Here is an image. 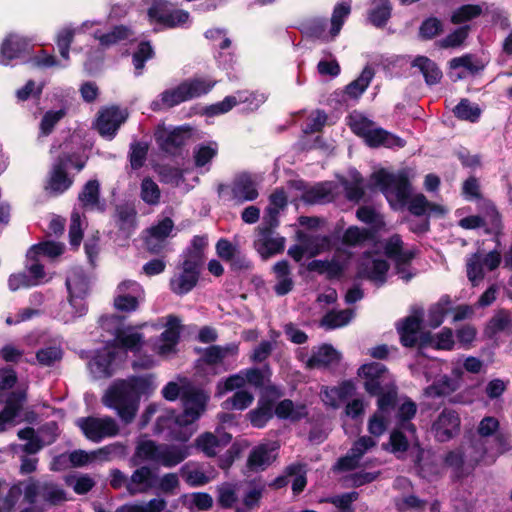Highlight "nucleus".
Listing matches in <instances>:
<instances>
[{
	"label": "nucleus",
	"mask_w": 512,
	"mask_h": 512,
	"mask_svg": "<svg viewBox=\"0 0 512 512\" xmlns=\"http://www.w3.org/2000/svg\"><path fill=\"white\" fill-rule=\"evenodd\" d=\"M270 464L269 449L266 445L262 444L254 447L247 459V467L255 471L259 467H266Z\"/></svg>",
	"instance_id": "obj_48"
},
{
	"label": "nucleus",
	"mask_w": 512,
	"mask_h": 512,
	"mask_svg": "<svg viewBox=\"0 0 512 512\" xmlns=\"http://www.w3.org/2000/svg\"><path fill=\"white\" fill-rule=\"evenodd\" d=\"M33 50L31 41L19 34L11 33L3 40L0 48V63L9 65L13 60L25 61Z\"/></svg>",
	"instance_id": "obj_8"
},
{
	"label": "nucleus",
	"mask_w": 512,
	"mask_h": 512,
	"mask_svg": "<svg viewBox=\"0 0 512 512\" xmlns=\"http://www.w3.org/2000/svg\"><path fill=\"white\" fill-rule=\"evenodd\" d=\"M390 269L385 259L376 258L371 262L360 261L357 264L356 279H367L381 286L387 281V273Z\"/></svg>",
	"instance_id": "obj_14"
},
{
	"label": "nucleus",
	"mask_w": 512,
	"mask_h": 512,
	"mask_svg": "<svg viewBox=\"0 0 512 512\" xmlns=\"http://www.w3.org/2000/svg\"><path fill=\"white\" fill-rule=\"evenodd\" d=\"M454 115L460 120L477 122L481 115V109L477 104L472 105L469 99L463 98L453 109Z\"/></svg>",
	"instance_id": "obj_42"
},
{
	"label": "nucleus",
	"mask_w": 512,
	"mask_h": 512,
	"mask_svg": "<svg viewBox=\"0 0 512 512\" xmlns=\"http://www.w3.org/2000/svg\"><path fill=\"white\" fill-rule=\"evenodd\" d=\"M66 112L63 109L54 111H47L40 122V132L43 136L50 135L57 123L65 116Z\"/></svg>",
	"instance_id": "obj_57"
},
{
	"label": "nucleus",
	"mask_w": 512,
	"mask_h": 512,
	"mask_svg": "<svg viewBox=\"0 0 512 512\" xmlns=\"http://www.w3.org/2000/svg\"><path fill=\"white\" fill-rule=\"evenodd\" d=\"M390 0H371V8L367 11V21L376 28H384L392 16Z\"/></svg>",
	"instance_id": "obj_26"
},
{
	"label": "nucleus",
	"mask_w": 512,
	"mask_h": 512,
	"mask_svg": "<svg viewBox=\"0 0 512 512\" xmlns=\"http://www.w3.org/2000/svg\"><path fill=\"white\" fill-rule=\"evenodd\" d=\"M283 396V392L276 385H268L261 392L257 405L251 409L246 418L251 426L257 429L264 428L274 417V405Z\"/></svg>",
	"instance_id": "obj_4"
},
{
	"label": "nucleus",
	"mask_w": 512,
	"mask_h": 512,
	"mask_svg": "<svg viewBox=\"0 0 512 512\" xmlns=\"http://www.w3.org/2000/svg\"><path fill=\"white\" fill-rule=\"evenodd\" d=\"M176 426H185L180 420V414H176L175 411L170 410L160 415L154 426V433L161 434L165 430H169L170 433Z\"/></svg>",
	"instance_id": "obj_50"
},
{
	"label": "nucleus",
	"mask_w": 512,
	"mask_h": 512,
	"mask_svg": "<svg viewBox=\"0 0 512 512\" xmlns=\"http://www.w3.org/2000/svg\"><path fill=\"white\" fill-rule=\"evenodd\" d=\"M141 199L148 205H157L160 202L161 191L157 183L150 177L141 182Z\"/></svg>",
	"instance_id": "obj_49"
},
{
	"label": "nucleus",
	"mask_w": 512,
	"mask_h": 512,
	"mask_svg": "<svg viewBox=\"0 0 512 512\" xmlns=\"http://www.w3.org/2000/svg\"><path fill=\"white\" fill-rule=\"evenodd\" d=\"M442 22L436 17L425 19L419 28V35L422 39L431 40L442 32Z\"/></svg>",
	"instance_id": "obj_60"
},
{
	"label": "nucleus",
	"mask_w": 512,
	"mask_h": 512,
	"mask_svg": "<svg viewBox=\"0 0 512 512\" xmlns=\"http://www.w3.org/2000/svg\"><path fill=\"white\" fill-rule=\"evenodd\" d=\"M157 483V474L148 466H140L130 476L127 492L132 496L146 493L156 487Z\"/></svg>",
	"instance_id": "obj_17"
},
{
	"label": "nucleus",
	"mask_w": 512,
	"mask_h": 512,
	"mask_svg": "<svg viewBox=\"0 0 512 512\" xmlns=\"http://www.w3.org/2000/svg\"><path fill=\"white\" fill-rule=\"evenodd\" d=\"M218 154V144L214 141L208 144H199L194 148L193 159L196 168L209 164Z\"/></svg>",
	"instance_id": "obj_36"
},
{
	"label": "nucleus",
	"mask_w": 512,
	"mask_h": 512,
	"mask_svg": "<svg viewBox=\"0 0 512 512\" xmlns=\"http://www.w3.org/2000/svg\"><path fill=\"white\" fill-rule=\"evenodd\" d=\"M137 402L140 404L142 396H150L156 389L154 374H146L141 376H131L126 380H122Z\"/></svg>",
	"instance_id": "obj_25"
},
{
	"label": "nucleus",
	"mask_w": 512,
	"mask_h": 512,
	"mask_svg": "<svg viewBox=\"0 0 512 512\" xmlns=\"http://www.w3.org/2000/svg\"><path fill=\"white\" fill-rule=\"evenodd\" d=\"M511 324L509 313L506 310H501L490 319L486 333L489 337H492L507 329Z\"/></svg>",
	"instance_id": "obj_54"
},
{
	"label": "nucleus",
	"mask_w": 512,
	"mask_h": 512,
	"mask_svg": "<svg viewBox=\"0 0 512 512\" xmlns=\"http://www.w3.org/2000/svg\"><path fill=\"white\" fill-rule=\"evenodd\" d=\"M63 253L62 244L54 241H43L38 244H34L27 252V258L30 260H36L40 255L54 258L60 256Z\"/></svg>",
	"instance_id": "obj_35"
},
{
	"label": "nucleus",
	"mask_w": 512,
	"mask_h": 512,
	"mask_svg": "<svg viewBox=\"0 0 512 512\" xmlns=\"http://www.w3.org/2000/svg\"><path fill=\"white\" fill-rule=\"evenodd\" d=\"M161 182L178 186L184 179L183 172L180 168L163 165L159 169Z\"/></svg>",
	"instance_id": "obj_64"
},
{
	"label": "nucleus",
	"mask_w": 512,
	"mask_h": 512,
	"mask_svg": "<svg viewBox=\"0 0 512 512\" xmlns=\"http://www.w3.org/2000/svg\"><path fill=\"white\" fill-rule=\"evenodd\" d=\"M291 184L296 190L303 191L301 199L307 204H323L334 201L335 185L331 181L319 182L310 188H307L304 180H294Z\"/></svg>",
	"instance_id": "obj_12"
},
{
	"label": "nucleus",
	"mask_w": 512,
	"mask_h": 512,
	"mask_svg": "<svg viewBox=\"0 0 512 512\" xmlns=\"http://www.w3.org/2000/svg\"><path fill=\"white\" fill-rule=\"evenodd\" d=\"M249 489L242 498L243 507H237L236 512H250L260 506L265 490V484L260 479H253L248 483Z\"/></svg>",
	"instance_id": "obj_29"
},
{
	"label": "nucleus",
	"mask_w": 512,
	"mask_h": 512,
	"mask_svg": "<svg viewBox=\"0 0 512 512\" xmlns=\"http://www.w3.org/2000/svg\"><path fill=\"white\" fill-rule=\"evenodd\" d=\"M100 184L98 180L93 179L86 182L78 195V200L82 207H95L99 204Z\"/></svg>",
	"instance_id": "obj_38"
},
{
	"label": "nucleus",
	"mask_w": 512,
	"mask_h": 512,
	"mask_svg": "<svg viewBox=\"0 0 512 512\" xmlns=\"http://www.w3.org/2000/svg\"><path fill=\"white\" fill-rule=\"evenodd\" d=\"M148 151L149 145L147 142L134 141L130 144L128 157L133 170H139L144 166Z\"/></svg>",
	"instance_id": "obj_41"
},
{
	"label": "nucleus",
	"mask_w": 512,
	"mask_h": 512,
	"mask_svg": "<svg viewBox=\"0 0 512 512\" xmlns=\"http://www.w3.org/2000/svg\"><path fill=\"white\" fill-rule=\"evenodd\" d=\"M63 357V351L60 347L48 346L41 348L36 352V360L40 366L51 367L59 362Z\"/></svg>",
	"instance_id": "obj_51"
},
{
	"label": "nucleus",
	"mask_w": 512,
	"mask_h": 512,
	"mask_svg": "<svg viewBox=\"0 0 512 512\" xmlns=\"http://www.w3.org/2000/svg\"><path fill=\"white\" fill-rule=\"evenodd\" d=\"M154 55V49L149 41H141L138 44L136 51L132 55V63L135 68L136 76L142 74L146 61L152 59Z\"/></svg>",
	"instance_id": "obj_39"
},
{
	"label": "nucleus",
	"mask_w": 512,
	"mask_h": 512,
	"mask_svg": "<svg viewBox=\"0 0 512 512\" xmlns=\"http://www.w3.org/2000/svg\"><path fill=\"white\" fill-rule=\"evenodd\" d=\"M411 66L419 69V71L424 77L425 83L428 86L438 84L443 77L442 71L440 70L436 62H434L427 56H416L412 61Z\"/></svg>",
	"instance_id": "obj_27"
},
{
	"label": "nucleus",
	"mask_w": 512,
	"mask_h": 512,
	"mask_svg": "<svg viewBox=\"0 0 512 512\" xmlns=\"http://www.w3.org/2000/svg\"><path fill=\"white\" fill-rule=\"evenodd\" d=\"M460 426L459 414L453 409L444 408L433 422L431 430L436 441L445 443L459 434Z\"/></svg>",
	"instance_id": "obj_10"
},
{
	"label": "nucleus",
	"mask_w": 512,
	"mask_h": 512,
	"mask_svg": "<svg viewBox=\"0 0 512 512\" xmlns=\"http://www.w3.org/2000/svg\"><path fill=\"white\" fill-rule=\"evenodd\" d=\"M76 425L84 436L94 443H99L106 437L116 436L119 432L116 421L109 416L103 418L94 416L81 417L77 419Z\"/></svg>",
	"instance_id": "obj_6"
},
{
	"label": "nucleus",
	"mask_w": 512,
	"mask_h": 512,
	"mask_svg": "<svg viewBox=\"0 0 512 512\" xmlns=\"http://www.w3.org/2000/svg\"><path fill=\"white\" fill-rule=\"evenodd\" d=\"M168 327L161 333L160 339L162 342L170 343V345H177L180 340V320L174 315L168 317Z\"/></svg>",
	"instance_id": "obj_56"
},
{
	"label": "nucleus",
	"mask_w": 512,
	"mask_h": 512,
	"mask_svg": "<svg viewBox=\"0 0 512 512\" xmlns=\"http://www.w3.org/2000/svg\"><path fill=\"white\" fill-rule=\"evenodd\" d=\"M341 360V354L331 345L322 344L317 351L308 358L305 363L306 369H326L332 365H338Z\"/></svg>",
	"instance_id": "obj_20"
},
{
	"label": "nucleus",
	"mask_w": 512,
	"mask_h": 512,
	"mask_svg": "<svg viewBox=\"0 0 512 512\" xmlns=\"http://www.w3.org/2000/svg\"><path fill=\"white\" fill-rule=\"evenodd\" d=\"M482 12V7L478 4H464L453 12L451 22L453 24H462L479 17Z\"/></svg>",
	"instance_id": "obj_46"
},
{
	"label": "nucleus",
	"mask_w": 512,
	"mask_h": 512,
	"mask_svg": "<svg viewBox=\"0 0 512 512\" xmlns=\"http://www.w3.org/2000/svg\"><path fill=\"white\" fill-rule=\"evenodd\" d=\"M105 407L116 412L124 424H130L139 409L137 397H134L122 380L114 382L102 397Z\"/></svg>",
	"instance_id": "obj_1"
},
{
	"label": "nucleus",
	"mask_w": 512,
	"mask_h": 512,
	"mask_svg": "<svg viewBox=\"0 0 512 512\" xmlns=\"http://www.w3.org/2000/svg\"><path fill=\"white\" fill-rule=\"evenodd\" d=\"M237 104V98L235 96L229 95L226 96L222 101L207 106L205 109V114L210 117L224 114L232 110Z\"/></svg>",
	"instance_id": "obj_63"
},
{
	"label": "nucleus",
	"mask_w": 512,
	"mask_h": 512,
	"mask_svg": "<svg viewBox=\"0 0 512 512\" xmlns=\"http://www.w3.org/2000/svg\"><path fill=\"white\" fill-rule=\"evenodd\" d=\"M189 456L186 447L162 444L157 463L164 467H175Z\"/></svg>",
	"instance_id": "obj_32"
},
{
	"label": "nucleus",
	"mask_w": 512,
	"mask_h": 512,
	"mask_svg": "<svg viewBox=\"0 0 512 512\" xmlns=\"http://www.w3.org/2000/svg\"><path fill=\"white\" fill-rule=\"evenodd\" d=\"M358 496V492L352 491L328 497L323 501L333 504L340 510V512H353L354 508L352 507V503L358 499Z\"/></svg>",
	"instance_id": "obj_55"
},
{
	"label": "nucleus",
	"mask_w": 512,
	"mask_h": 512,
	"mask_svg": "<svg viewBox=\"0 0 512 512\" xmlns=\"http://www.w3.org/2000/svg\"><path fill=\"white\" fill-rule=\"evenodd\" d=\"M221 440L211 432H204L195 440V447L204 452L208 457L216 455V447L220 446Z\"/></svg>",
	"instance_id": "obj_52"
},
{
	"label": "nucleus",
	"mask_w": 512,
	"mask_h": 512,
	"mask_svg": "<svg viewBox=\"0 0 512 512\" xmlns=\"http://www.w3.org/2000/svg\"><path fill=\"white\" fill-rule=\"evenodd\" d=\"M285 242V237L279 235L274 237V232L257 231L253 246L261 258L267 260L282 253L285 249Z\"/></svg>",
	"instance_id": "obj_15"
},
{
	"label": "nucleus",
	"mask_w": 512,
	"mask_h": 512,
	"mask_svg": "<svg viewBox=\"0 0 512 512\" xmlns=\"http://www.w3.org/2000/svg\"><path fill=\"white\" fill-rule=\"evenodd\" d=\"M132 34L133 33L129 27L125 25H116L111 31L98 36L97 39L102 47L108 48L118 44L119 42L128 40Z\"/></svg>",
	"instance_id": "obj_37"
},
{
	"label": "nucleus",
	"mask_w": 512,
	"mask_h": 512,
	"mask_svg": "<svg viewBox=\"0 0 512 512\" xmlns=\"http://www.w3.org/2000/svg\"><path fill=\"white\" fill-rule=\"evenodd\" d=\"M423 309H416L413 313L396 323L400 343L403 347L414 348L418 343V336L423 324Z\"/></svg>",
	"instance_id": "obj_11"
},
{
	"label": "nucleus",
	"mask_w": 512,
	"mask_h": 512,
	"mask_svg": "<svg viewBox=\"0 0 512 512\" xmlns=\"http://www.w3.org/2000/svg\"><path fill=\"white\" fill-rule=\"evenodd\" d=\"M352 317V311L350 310H341L328 311L321 320V325L326 327L327 329H336L339 327H343L347 325Z\"/></svg>",
	"instance_id": "obj_45"
},
{
	"label": "nucleus",
	"mask_w": 512,
	"mask_h": 512,
	"mask_svg": "<svg viewBox=\"0 0 512 512\" xmlns=\"http://www.w3.org/2000/svg\"><path fill=\"white\" fill-rule=\"evenodd\" d=\"M189 129L175 127L172 130L159 126L154 132L158 149L167 156L180 157L189 138Z\"/></svg>",
	"instance_id": "obj_5"
},
{
	"label": "nucleus",
	"mask_w": 512,
	"mask_h": 512,
	"mask_svg": "<svg viewBox=\"0 0 512 512\" xmlns=\"http://www.w3.org/2000/svg\"><path fill=\"white\" fill-rule=\"evenodd\" d=\"M375 396L378 397L377 406L381 412H388L397 404V388L394 385L382 387L381 392Z\"/></svg>",
	"instance_id": "obj_53"
},
{
	"label": "nucleus",
	"mask_w": 512,
	"mask_h": 512,
	"mask_svg": "<svg viewBox=\"0 0 512 512\" xmlns=\"http://www.w3.org/2000/svg\"><path fill=\"white\" fill-rule=\"evenodd\" d=\"M23 484H24V482L19 481V482L13 484L9 488L6 495L2 499L4 512H13L14 511L15 506L18 503L22 493L24 494V489L22 488Z\"/></svg>",
	"instance_id": "obj_62"
},
{
	"label": "nucleus",
	"mask_w": 512,
	"mask_h": 512,
	"mask_svg": "<svg viewBox=\"0 0 512 512\" xmlns=\"http://www.w3.org/2000/svg\"><path fill=\"white\" fill-rule=\"evenodd\" d=\"M162 444H157L153 440L140 441L133 456L130 459L132 466H138L144 461L157 462Z\"/></svg>",
	"instance_id": "obj_31"
},
{
	"label": "nucleus",
	"mask_w": 512,
	"mask_h": 512,
	"mask_svg": "<svg viewBox=\"0 0 512 512\" xmlns=\"http://www.w3.org/2000/svg\"><path fill=\"white\" fill-rule=\"evenodd\" d=\"M351 12V6L348 2H339L335 5L331 17V29L330 34L332 37H336L342 29L345 19Z\"/></svg>",
	"instance_id": "obj_43"
},
{
	"label": "nucleus",
	"mask_w": 512,
	"mask_h": 512,
	"mask_svg": "<svg viewBox=\"0 0 512 512\" xmlns=\"http://www.w3.org/2000/svg\"><path fill=\"white\" fill-rule=\"evenodd\" d=\"M38 497L49 506H58L67 500L65 490L58 483L30 478L24 487V501L35 505Z\"/></svg>",
	"instance_id": "obj_3"
},
{
	"label": "nucleus",
	"mask_w": 512,
	"mask_h": 512,
	"mask_svg": "<svg viewBox=\"0 0 512 512\" xmlns=\"http://www.w3.org/2000/svg\"><path fill=\"white\" fill-rule=\"evenodd\" d=\"M128 329L117 328L114 333L113 341L109 342L114 349L120 348L131 352H138L143 345V334L139 332L128 333Z\"/></svg>",
	"instance_id": "obj_24"
},
{
	"label": "nucleus",
	"mask_w": 512,
	"mask_h": 512,
	"mask_svg": "<svg viewBox=\"0 0 512 512\" xmlns=\"http://www.w3.org/2000/svg\"><path fill=\"white\" fill-rule=\"evenodd\" d=\"M274 416L279 419H289L292 422H297L308 416V410L305 404H299L295 407L291 399H284L278 404L275 403Z\"/></svg>",
	"instance_id": "obj_28"
},
{
	"label": "nucleus",
	"mask_w": 512,
	"mask_h": 512,
	"mask_svg": "<svg viewBox=\"0 0 512 512\" xmlns=\"http://www.w3.org/2000/svg\"><path fill=\"white\" fill-rule=\"evenodd\" d=\"M370 180V189L379 188L385 194L394 192L399 201H406L410 197L411 183L405 170L393 174L381 168L371 174Z\"/></svg>",
	"instance_id": "obj_2"
},
{
	"label": "nucleus",
	"mask_w": 512,
	"mask_h": 512,
	"mask_svg": "<svg viewBox=\"0 0 512 512\" xmlns=\"http://www.w3.org/2000/svg\"><path fill=\"white\" fill-rule=\"evenodd\" d=\"M188 101L182 82L174 88L163 91L158 99L151 102L150 108L154 112L173 108Z\"/></svg>",
	"instance_id": "obj_23"
},
{
	"label": "nucleus",
	"mask_w": 512,
	"mask_h": 512,
	"mask_svg": "<svg viewBox=\"0 0 512 512\" xmlns=\"http://www.w3.org/2000/svg\"><path fill=\"white\" fill-rule=\"evenodd\" d=\"M217 81L194 77L182 81L188 101L208 94L216 85Z\"/></svg>",
	"instance_id": "obj_33"
},
{
	"label": "nucleus",
	"mask_w": 512,
	"mask_h": 512,
	"mask_svg": "<svg viewBox=\"0 0 512 512\" xmlns=\"http://www.w3.org/2000/svg\"><path fill=\"white\" fill-rule=\"evenodd\" d=\"M459 387L458 381L447 376H441L436 382L431 386V390L435 396H446L453 392H455Z\"/></svg>",
	"instance_id": "obj_59"
},
{
	"label": "nucleus",
	"mask_w": 512,
	"mask_h": 512,
	"mask_svg": "<svg viewBox=\"0 0 512 512\" xmlns=\"http://www.w3.org/2000/svg\"><path fill=\"white\" fill-rule=\"evenodd\" d=\"M254 401V396L247 390H237L231 397L227 398L222 406L227 410L243 411L247 409Z\"/></svg>",
	"instance_id": "obj_40"
},
{
	"label": "nucleus",
	"mask_w": 512,
	"mask_h": 512,
	"mask_svg": "<svg viewBox=\"0 0 512 512\" xmlns=\"http://www.w3.org/2000/svg\"><path fill=\"white\" fill-rule=\"evenodd\" d=\"M75 30L71 28H64L57 34L56 44L61 57L69 60L70 46L74 40Z\"/></svg>",
	"instance_id": "obj_61"
},
{
	"label": "nucleus",
	"mask_w": 512,
	"mask_h": 512,
	"mask_svg": "<svg viewBox=\"0 0 512 512\" xmlns=\"http://www.w3.org/2000/svg\"><path fill=\"white\" fill-rule=\"evenodd\" d=\"M126 118L118 107L107 108L100 112L96 120V129L103 138L112 140Z\"/></svg>",
	"instance_id": "obj_13"
},
{
	"label": "nucleus",
	"mask_w": 512,
	"mask_h": 512,
	"mask_svg": "<svg viewBox=\"0 0 512 512\" xmlns=\"http://www.w3.org/2000/svg\"><path fill=\"white\" fill-rule=\"evenodd\" d=\"M181 272L174 275L169 282L170 290L179 296L191 292L198 284L200 271L181 264Z\"/></svg>",
	"instance_id": "obj_21"
},
{
	"label": "nucleus",
	"mask_w": 512,
	"mask_h": 512,
	"mask_svg": "<svg viewBox=\"0 0 512 512\" xmlns=\"http://www.w3.org/2000/svg\"><path fill=\"white\" fill-rule=\"evenodd\" d=\"M181 399L184 410L180 413V420L184 425H191L206 411L210 396L203 389L189 386L182 392Z\"/></svg>",
	"instance_id": "obj_7"
},
{
	"label": "nucleus",
	"mask_w": 512,
	"mask_h": 512,
	"mask_svg": "<svg viewBox=\"0 0 512 512\" xmlns=\"http://www.w3.org/2000/svg\"><path fill=\"white\" fill-rule=\"evenodd\" d=\"M258 196L257 184L250 173L244 172L234 178L229 200L243 203L246 201H254Z\"/></svg>",
	"instance_id": "obj_16"
},
{
	"label": "nucleus",
	"mask_w": 512,
	"mask_h": 512,
	"mask_svg": "<svg viewBox=\"0 0 512 512\" xmlns=\"http://www.w3.org/2000/svg\"><path fill=\"white\" fill-rule=\"evenodd\" d=\"M111 348L109 343L104 349L98 350L90 361L92 371L99 377L108 378L113 375L112 365L116 360L117 352Z\"/></svg>",
	"instance_id": "obj_22"
},
{
	"label": "nucleus",
	"mask_w": 512,
	"mask_h": 512,
	"mask_svg": "<svg viewBox=\"0 0 512 512\" xmlns=\"http://www.w3.org/2000/svg\"><path fill=\"white\" fill-rule=\"evenodd\" d=\"M357 374L361 377L365 391L372 397L381 392V388L388 386L390 378L387 367L379 362L363 364L359 367Z\"/></svg>",
	"instance_id": "obj_9"
},
{
	"label": "nucleus",
	"mask_w": 512,
	"mask_h": 512,
	"mask_svg": "<svg viewBox=\"0 0 512 512\" xmlns=\"http://www.w3.org/2000/svg\"><path fill=\"white\" fill-rule=\"evenodd\" d=\"M373 236L371 230L357 226L348 227L342 236V243L349 247H355Z\"/></svg>",
	"instance_id": "obj_44"
},
{
	"label": "nucleus",
	"mask_w": 512,
	"mask_h": 512,
	"mask_svg": "<svg viewBox=\"0 0 512 512\" xmlns=\"http://www.w3.org/2000/svg\"><path fill=\"white\" fill-rule=\"evenodd\" d=\"M246 384V380L244 374L239 373L230 375L224 381H220L217 384V395L221 396L227 392L233 391L235 389L241 390Z\"/></svg>",
	"instance_id": "obj_58"
},
{
	"label": "nucleus",
	"mask_w": 512,
	"mask_h": 512,
	"mask_svg": "<svg viewBox=\"0 0 512 512\" xmlns=\"http://www.w3.org/2000/svg\"><path fill=\"white\" fill-rule=\"evenodd\" d=\"M113 217L118 231L125 238H130L138 225L137 211L134 205L129 203L116 205Z\"/></svg>",
	"instance_id": "obj_19"
},
{
	"label": "nucleus",
	"mask_w": 512,
	"mask_h": 512,
	"mask_svg": "<svg viewBox=\"0 0 512 512\" xmlns=\"http://www.w3.org/2000/svg\"><path fill=\"white\" fill-rule=\"evenodd\" d=\"M285 473L290 476H295L292 482V491L295 495H299L304 491L307 485L305 466L301 463H293L285 468Z\"/></svg>",
	"instance_id": "obj_47"
},
{
	"label": "nucleus",
	"mask_w": 512,
	"mask_h": 512,
	"mask_svg": "<svg viewBox=\"0 0 512 512\" xmlns=\"http://www.w3.org/2000/svg\"><path fill=\"white\" fill-rule=\"evenodd\" d=\"M374 76V71L371 67L366 66L358 78L350 82L345 87V93L351 98L360 97L370 85Z\"/></svg>",
	"instance_id": "obj_34"
},
{
	"label": "nucleus",
	"mask_w": 512,
	"mask_h": 512,
	"mask_svg": "<svg viewBox=\"0 0 512 512\" xmlns=\"http://www.w3.org/2000/svg\"><path fill=\"white\" fill-rule=\"evenodd\" d=\"M73 155L64 154L60 155L53 165L50 178L49 187L56 193H63L72 185V180L68 177L67 166L72 163Z\"/></svg>",
	"instance_id": "obj_18"
},
{
	"label": "nucleus",
	"mask_w": 512,
	"mask_h": 512,
	"mask_svg": "<svg viewBox=\"0 0 512 512\" xmlns=\"http://www.w3.org/2000/svg\"><path fill=\"white\" fill-rule=\"evenodd\" d=\"M452 310V300L448 294L442 295L439 300L428 309V326L436 329L442 325L446 315Z\"/></svg>",
	"instance_id": "obj_30"
}]
</instances>
